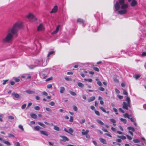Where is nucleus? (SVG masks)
I'll return each mask as SVG.
<instances>
[{
    "instance_id": "obj_2",
    "label": "nucleus",
    "mask_w": 146,
    "mask_h": 146,
    "mask_svg": "<svg viewBox=\"0 0 146 146\" xmlns=\"http://www.w3.org/2000/svg\"><path fill=\"white\" fill-rule=\"evenodd\" d=\"M132 0H127L129 2H131ZM128 6L127 3H125V0H119L114 4V11H118V13L120 15H123L126 13L127 9Z\"/></svg>"
},
{
    "instance_id": "obj_48",
    "label": "nucleus",
    "mask_w": 146,
    "mask_h": 146,
    "mask_svg": "<svg viewBox=\"0 0 146 146\" xmlns=\"http://www.w3.org/2000/svg\"><path fill=\"white\" fill-rule=\"evenodd\" d=\"M49 104L52 106H53L54 105L55 103L54 102L52 101L49 103Z\"/></svg>"
},
{
    "instance_id": "obj_43",
    "label": "nucleus",
    "mask_w": 146,
    "mask_h": 146,
    "mask_svg": "<svg viewBox=\"0 0 146 146\" xmlns=\"http://www.w3.org/2000/svg\"><path fill=\"white\" fill-rule=\"evenodd\" d=\"M100 109L103 112H106V111L104 109V108H103L102 107L100 106L99 107Z\"/></svg>"
},
{
    "instance_id": "obj_45",
    "label": "nucleus",
    "mask_w": 146,
    "mask_h": 146,
    "mask_svg": "<svg viewBox=\"0 0 146 146\" xmlns=\"http://www.w3.org/2000/svg\"><path fill=\"white\" fill-rule=\"evenodd\" d=\"M133 141L135 143H139L140 142L139 140L137 139H133Z\"/></svg>"
},
{
    "instance_id": "obj_40",
    "label": "nucleus",
    "mask_w": 146,
    "mask_h": 146,
    "mask_svg": "<svg viewBox=\"0 0 146 146\" xmlns=\"http://www.w3.org/2000/svg\"><path fill=\"white\" fill-rule=\"evenodd\" d=\"M85 119L83 118L81 120L79 121L80 123L82 124L85 123Z\"/></svg>"
},
{
    "instance_id": "obj_54",
    "label": "nucleus",
    "mask_w": 146,
    "mask_h": 146,
    "mask_svg": "<svg viewBox=\"0 0 146 146\" xmlns=\"http://www.w3.org/2000/svg\"><path fill=\"white\" fill-rule=\"evenodd\" d=\"M65 79L67 81H71V79L70 78L66 77L65 78Z\"/></svg>"
},
{
    "instance_id": "obj_29",
    "label": "nucleus",
    "mask_w": 146,
    "mask_h": 146,
    "mask_svg": "<svg viewBox=\"0 0 146 146\" xmlns=\"http://www.w3.org/2000/svg\"><path fill=\"white\" fill-rule=\"evenodd\" d=\"M77 84L79 87L82 88H83L84 86V84L81 82H78Z\"/></svg>"
},
{
    "instance_id": "obj_41",
    "label": "nucleus",
    "mask_w": 146,
    "mask_h": 146,
    "mask_svg": "<svg viewBox=\"0 0 146 146\" xmlns=\"http://www.w3.org/2000/svg\"><path fill=\"white\" fill-rule=\"evenodd\" d=\"M123 116L125 117V118L126 117H127L128 118L129 117V115L128 113H126L125 114H123Z\"/></svg>"
},
{
    "instance_id": "obj_27",
    "label": "nucleus",
    "mask_w": 146,
    "mask_h": 146,
    "mask_svg": "<svg viewBox=\"0 0 146 146\" xmlns=\"http://www.w3.org/2000/svg\"><path fill=\"white\" fill-rule=\"evenodd\" d=\"M141 76L140 74H137L133 76V77L135 78L136 80L138 79Z\"/></svg>"
},
{
    "instance_id": "obj_25",
    "label": "nucleus",
    "mask_w": 146,
    "mask_h": 146,
    "mask_svg": "<svg viewBox=\"0 0 146 146\" xmlns=\"http://www.w3.org/2000/svg\"><path fill=\"white\" fill-rule=\"evenodd\" d=\"M65 91V88L63 87H61L60 88V93L61 94H63L64 93Z\"/></svg>"
},
{
    "instance_id": "obj_47",
    "label": "nucleus",
    "mask_w": 146,
    "mask_h": 146,
    "mask_svg": "<svg viewBox=\"0 0 146 146\" xmlns=\"http://www.w3.org/2000/svg\"><path fill=\"white\" fill-rule=\"evenodd\" d=\"M113 111L115 113V114H118V113L117 112V110L116 108H113Z\"/></svg>"
},
{
    "instance_id": "obj_3",
    "label": "nucleus",
    "mask_w": 146,
    "mask_h": 146,
    "mask_svg": "<svg viewBox=\"0 0 146 146\" xmlns=\"http://www.w3.org/2000/svg\"><path fill=\"white\" fill-rule=\"evenodd\" d=\"M26 17L31 22H34L37 20L36 18L31 13H30L26 15Z\"/></svg>"
},
{
    "instance_id": "obj_50",
    "label": "nucleus",
    "mask_w": 146,
    "mask_h": 146,
    "mask_svg": "<svg viewBox=\"0 0 146 146\" xmlns=\"http://www.w3.org/2000/svg\"><path fill=\"white\" fill-rule=\"evenodd\" d=\"M95 112L96 114L98 115L99 116L100 115V113L98 111L95 110Z\"/></svg>"
},
{
    "instance_id": "obj_49",
    "label": "nucleus",
    "mask_w": 146,
    "mask_h": 146,
    "mask_svg": "<svg viewBox=\"0 0 146 146\" xmlns=\"http://www.w3.org/2000/svg\"><path fill=\"white\" fill-rule=\"evenodd\" d=\"M73 109L74 110L76 111H78V109L77 107L75 106H73Z\"/></svg>"
},
{
    "instance_id": "obj_23",
    "label": "nucleus",
    "mask_w": 146,
    "mask_h": 146,
    "mask_svg": "<svg viewBox=\"0 0 146 146\" xmlns=\"http://www.w3.org/2000/svg\"><path fill=\"white\" fill-rule=\"evenodd\" d=\"M54 53H55V52L54 51H51L49 52L48 54L47 55V57H49L50 55L53 54H54Z\"/></svg>"
},
{
    "instance_id": "obj_20",
    "label": "nucleus",
    "mask_w": 146,
    "mask_h": 146,
    "mask_svg": "<svg viewBox=\"0 0 146 146\" xmlns=\"http://www.w3.org/2000/svg\"><path fill=\"white\" fill-rule=\"evenodd\" d=\"M99 140L101 141V142L103 143V144H106V139H105L102 138H100Z\"/></svg>"
},
{
    "instance_id": "obj_22",
    "label": "nucleus",
    "mask_w": 146,
    "mask_h": 146,
    "mask_svg": "<svg viewBox=\"0 0 146 146\" xmlns=\"http://www.w3.org/2000/svg\"><path fill=\"white\" fill-rule=\"evenodd\" d=\"M31 116L33 118L36 119L37 116L34 113H31L30 114Z\"/></svg>"
},
{
    "instance_id": "obj_9",
    "label": "nucleus",
    "mask_w": 146,
    "mask_h": 146,
    "mask_svg": "<svg viewBox=\"0 0 146 146\" xmlns=\"http://www.w3.org/2000/svg\"><path fill=\"white\" fill-rule=\"evenodd\" d=\"M60 27V25H58L56 27V30L54 31L51 33L52 35H53L57 33L59 31V28Z\"/></svg>"
},
{
    "instance_id": "obj_11",
    "label": "nucleus",
    "mask_w": 146,
    "mask_h": 146,
    "mask_svg": "<svg viewBox=\"0 0 146 146\" xmlns=\"http://www.w3.org/2000/svg\"><path fill=\"white\" fill-rule=\"evenodd\" d=\"M60 27V25H58L56 27V30L54 31L51 33L52 35H53L57 33L59 31V28Z\"/></svg>"
},
{
    "instance_id": "obj_35",
    "label": "nucleus",
    "mask_w": 146,
    "mask_h": 146,
    "mask_svg": "<svg viewBox=\"0 0 146 146\" xmlns=\"http://www.w3.org/2000/svg\"><path fill=\"white\" fill-rule=\"evenodd\" d=\"M37 66H33V65H30L28 66V67L30 69H32L35 68Z\"/></svg>"
},
{
    "instance_id": "obj_58",
    "label": "nucleus",
    "mask_w": 146,
    "mask_h": 146,
    "mask_svg": "<svg viewBox=\"0 0 146 146\" xmlns=\"http://www.w3.org/2000/svg\"><path fill=\"white\" fill-rule=\"evenodd\" d=\"M117 96V97L120 99H122L123 98V96H121L119 95H118Z\"/></svg>"
},
{
    "instance_id": "obj_62",
    "label": "nucleus",
    "mask_w": 146,
    "mask_h": 146,
    "mask_svg": "<svg viewBox=\"0 0 146 146\" xmlns=\"http://www.w3.org/2000/svg\"><path fill=\"white\" fill-rule=\"evenodd\" d=\"M116 141L119 143L121 142L122 141L121 139H118L116 140Z\"/></svg>"
},
{
    "instance_id": "obj_17",
    "label": "nucleus",
    "mask_w": 146,
    "mask_h": 146,
    "mask_svg": "<svg viewBox=\"0 0 146 146\" xmlns=\"http://www.w3.org/2000/svg\"><path fill=\"white\" fill-rule=\"evenodd\" d=\"M60 137L63 139V141H69V139L65 136H60Z\"/></svg>"
},
{
    "instance_id": "obj_13",
    "label": "nucleus",
    "mask_w": 146,
    "mask_h": 146,
    "mask_svg": "<svg viewBox=\"0 0 146 146\" xmlns=\"http://www.w3.org/2000/svg\"><path fill=\"white\" fill-rule=\"evenodd\" d=\"M89 132L88 130H86V131L84 129H82V135H87L88 133Z\"/></svg>"
},
{
    "instance_id": "obj_16",
    "label": "nucleus",
    "mask_w": 146,
    "mask_h": 146,
    "mask_svg": "<svg viewBox=\"0 0 146 146\" xmlns=\"http://www.w3.org/2000/svg\"><path fill=\"white\" fill-rule=\"evenodd\" d=\"M25 92L27 93L30 94H33L35 93V91L33 90H27Z\"/></svg>"
},
{
    "instance_id": "obj_24",
    "label": "nucleus",
    "mask_w": 146,
    "mask_h": 146,
    "mask_svg": "<svg viewBox=\"0 0 146 146\" xmlns=\"http://www.w3.org/2000/svg\"><path fill=\"white\" fill-rule=\"evenodd\" d=\"M117 137L120 138L121 139H126V137L124 135H117Z\"/></svg>"
},
{
    "instance_id": "obj_21",
    "label": "nucleus",
    "mask_w": 146,
    "mask_h": 146,
    "mask_svg": "<svg viewBox=\"0 0 146 146\" xmlns=\"http://www.w3.org/2000/svg\"><path fill=\"white\" fill-rule=\"evenodd\" d=\"M77 22L78 23H80L83 24L84 23V21L83 19L80 18L77 19Z\"/></svg>"
},
{
    "instance_id": "obj_10",
    "label": "nucleus",
    "mask_w": 146,
    "mask_h": 146,
    "mask_svg": "<svg viewBox=\"0 0 146 146\" xmlns=\"http://www.w3.org/2000/svg\"><path fill=\"white\" fill-rule=\"evenodd\" d=\"M60 27V25H58L56 27V30L54 31L51 33L52 35H53L57 33L59 31V28Z\"/></svg>"
},
{
    "instance_id": "obj_36",
    "label": "nucleus",
    "mask_w": 146,
    "mask_h": 146,
    "mask_svg": "<svg viewBox=\"0 0 146 146\" xmlns=\"http://www.w3.org/2000/svg\"><path fill=\"white\" fill-rule=\"evenodd\" d=\"M120 120L122 121L124 123H127V120L126 119L121 118L120 119Z\"/></svg>"
},
{
    "instance_id": "obj_55",
    "label": "nucleus",
    "mask_w": 146,
    "mask_h": 146,
    "mask_svg": "<svg viewBox=\"0 0 146 146\" xmlns=\"http://www.w3.org/2000/svg\"><path fill=\"white\" fill-rule=\"evenodd\" d=\"M8 137H15V136H14V135H13L12 134H11V133H9L8 134Z\"/></svg>"
},
{
    "instance_id": "obj_30",
    "label": "nucleus",
    "mask_w": 146,
    "mask_h": 146,
    "mask_svg": "<svg viewBox=\"0 0 146 146\" xmlns=\"http://www.w3.org/2000/svg\"><path fill=\"white\" fill-rule=\"evenodd\" d=\"M37 123L38 125H40L41 126L43 127H44V128L46 127V126L43 123H42L39 122H37Z\"/></svg>"
},
{
    "instance_id": "obj_33",
    "label": "nucleus",
    "mask_w": 146,
    "mask_h": 146,
    "mask_svg": "<svg viewBox=\"0 0 146 146\" xmlns=\"http://www.w3.org/2000/svg\"><path fill=\"white\" fill-rule=\"evenodd\" d=\"M53 128L55 130L57 131H60L59 127L56 126H54Z\"/></svg>"
},
{
    "instance_id": "obj_39",
    "label": "nucleus",
    "mask_w": 146,
    "mask_h": 146,
    "mask_svg": "<svg viewBox=\"0 0 146 146\" xmlns=\"http://www.w3.org/2000/svg\"><path fill=\"white\" fill-rule=\"evenodd\" d=\"M40 128V127L39 126H36L34 127V129L36 131L39 130Z\"/></svg>"
},
{
    "instance_id": "obj_4",
    "label": "nucleus",
    "mask_w": 146,
    "mask_h": 146,
    "mask_svg": "<svg viewBox=\"0 0 146 146\" xmlns=\"http://www.w3.org/2000/svg\"><path fill=\"white\" fill-rule=\"evenodd\" d=\"M130 105L131 104L127 103L125 102H123V104H122L123 108L124 109L128 110V108H130L131 107Z\"/></svg>"
},
{
    "instance_id": "obj_28",
    "label": "nucleus",
    "mask_w": 146,
    "mask_h": 146,
    "mask_svg": "<svg viewBox=\"0 0 146 146\" xmlns=\"http://www.w3.org/2000/svg\"><path fill=\"white\" fill-rule=\"evenodd\" d=\"M128 119H130V121L132 122L136 121V119L133 117H128Z\"/></svg>"
},
{
    "instance_id": "obj_19",
    "label": "nucleus",
    "mask_w": 146,
    "mask_h": 146,
    "mask_svg": "<svg viewBox=\"0 0 146 146\" xmlns=\"http://www.w3.org/2000/svg\"><path fill=\"white\" fill-rule=\"evenodd\" d=\"M95 99V96H92L88 99V101L89 102H90L93 101Z\"/></svg>"
},
{
    "instance_id": "obj_37",
    "label": "nucleus",
    "mask_w": 146,
    "mask_h": 146,
    "mask_svg": "<svg viewBox=\"0 0 146 146\" xmlns=\"http://www.w3.org/2000/svg\"><path fill=\"white\" fill-rule=\"evenodd\" d=\"M125 100L127 101L128 103L131 104L130 103V98L128 97H127L126 98Z\"/></svg>"
},
{
    "instance_id": "obj_31",
    "label": "nucleus",
    "mask_w": 146,
    "mask_h": 146,
    "mask_svg": "<svg viewBox=\"0 0 146 146\" xmlns=\"http://www.w3.org/2000/svg\"><path fill=\"white\" fill-rule=\"evenodd\" d=\"M97 121L99 124L102 125H104V124L100 120L97 119L96 120Z\"/></svg>"
},
{
    "instance_id": "obj_52",
    "label": "nucleus",
    "mask_w": 146,
    "mask_h": 146,
    "mask_svg": "<svg viewBox=\"0 0 146 146\" xmlns=\"http://www.w3.org/2000/svg\"><path fill=\"white\" fill-rule=\"evenodd\" d=\"M14 144L16 146H20V143L18 142H15Z\"/></svg>"
},
{
    "instance_id": "obj_42",
    "label": "nucleus",
    "mask_w": 146,
    "mask_h": 146,
    "mask_svg": "<svg viewBox=\"0 0 146 146\" xmlns=\"http://www.w3.org/2000/svg\"><path fill=\"white\" fill-rule=\"evenodd\" d=\"M84 80L85 81H88L90 82H92V80L91 79H84Z\"/></svg>"
},
{
    "instance_id": "obj_34",
    "label": "nucleus",
    "mask_w": 146,
    "mask_h": 146,
    "mask_svg": "<svg viewBox=\"0 0 146 146\" xmlns=\"http://www.w3.org/2000/svg\"><path fill=\"white\" fill-rule=\"evenodd\" d=\"M74 132V130L72 128H70L69 130L68 133L72 135V133Z\"/></svg>"
},
{
    "instance_id": "obj_53",
    "label": "nucleus",
    "mask_w": 146,
    "mask_h": 146,
    "mask_svg": "<svg viewBox=\"0 0 146 146\" xmlns=\"http://www.w3.org/2000/svg\"><path fill=\"white\" fill-rule=\"evenodd\" d=\"M110 120L111 122H112L115 123L116 122V121L114 119H110Z\"/></svg>"
},
{
    "instance_id": "obj_46",
    "label": "nucleus",
    "mask_w": 146,
    "mask_h": 146,
    "mask_svg": "<svg viewBox=\"0 0 146 146\" xmlns=\"http://www.w3.org/2000/svg\"><path fill=\"white\" fill-rule=\"evenodd\" d=\"M34 109L36 110H39L40 109V107L38 106H36L34 107Z\"/></svg>"
},
{
    "instance_id": "obj_57",
    "label": "nucleus",
    "mask_w": 146,
    "mask_h": 146,
    "mask_svg": "<svg viewBox=\"0 0 146 146\" xmlns=\"http://www.w3.org/2000/svg\"><path fill=\"white\" fill-rule=\"evenodd\" d=\"M97 84L100 86H102V83L99 81H98L97 82Z\"/></svg>"
},
{
    "instance_id": "obj_38",
    "label": "nucleus",
    "mask_w": 146,
    "mask_h": 146,
    "mask_svg": "<svg viewBox=\"0 0 146 146\" xmlns=\"http://www.w3.org/2000/svg\"><path fill=\"white\" fill-rule=\"evenodd\" d=\"M19 128L22 131H24V129L23 127V126L21 125H19L18 126Z\"/></svg>"
},
{
    "instance_id": "obj_64",
    "label": "nucleus",
    "mask_w": 146,
    "mask_h": 146,
    "mask_svg": "<svg viewBox=\"0 0 146 146\" xmlns=\"http://www.w3.org/2000/svg\"><path fill=\"white\" fill-rule=\"evenodd\" d=\"M42 94H43V95H44V96H47L48 95L47 93V92H44V91L43 92H42Z\"/></svg>"
},
{
    "instance_id": "obj_5",
    "label": "nucleus",
    "mask_w": 146,
    "mask_h": 146,
    "mask_svg": "<svg viewBox=\"0 0 146 146\" xmlns=\"http://www.w3.org/2000/svg\"><path fill=\"white\" fill-rule=\"evenodd\" d=\"M127 129L129 130V133L131 135H133V134L132 132H134L135 131V130L134 128L130 126L127 127Z\"/></svg>"
},
{
    "instance_id": "obj_26",
    "label": "nucleus",
    "mask_w": 146,
    "mask_h": 146,
    "mask_svg": "<svg viewBox=\"0 0 146 146\" xmlns=\"http://www.w3.org/2000/svg\"><path fill=\"white\" fill-rule=\"evenodd\" d=\"M3 143L8 146H10L11 145V143L9 141H5V140L3 141Z\"/></svg>"
},
{
    "instance_id": "obj_56",
    "label": "nucleus",
    "mask_w": 146,
    "mask_h": 146,
    "mask_svg": "<svg viewBox=\"0 0 146 146\" xmlns=\"http://www.w3.org/2000/svg\"><path fill=\"white\" fill-rule=\"evenodd\" d=\"M70 118L69 120V121L70 122H73L74 120L73 117L72 116H70Z\"/></svg>"
},
{
    "instance_id": "obj_1",
    "label": "nucleus",
    "mask_w": 146,
    "mask_h": 146,
    "mask_svg": "<svg viewBox=\"0 0 146 146\" xmlns=\"http://www.w3.org/2000/svg\"><path fill=\"white\" fill-rule=\"evenodd\" d=\"M22 27L23 24L21 22L18 21L15 23L11 27L8 29L6 36L2 40V42L5 43L10 42L13 36L16 35L19 29Z\"/></svg>"
},
{
    "instance_id": "obj_63",
    "label": "nucleus",
    "mask_w": 146,
    "mask_h": 146,
    "mask_svg": "<svg viewBox=\"0 0 146 146\" xmlns=\"http://www.w3.org/2000/svg\"><path fill=\"white\" fill-rule=\"evenodd\" d=\"M8 118L9 119H14V117L11 116H8Z\"/></svg>"
},
{
    "instance_id": "obj_32",
    "label": "nucleus",
    "mask_w": 146,
    "mask_h": 146,
    "mask_svg": "<svg viewBox=\"0 0 146 146\" xmlns=\"http://www.w3.org/2000/svg\"><path fill=\"white\" fill-rule=\"evenodd\" d=\"M69 92L72 96H75L76 95V94L75 92H73L72 91L70 90L69 91Z\"/></svg>"
},
{
    "instance_id": "obj_8",
    "label": "nucleus",
    "mask_w": 146,
    "mask_h": 146,
    "mask_svg": "<svg viewBox=\"0 0 146 146\" xmlns=\"http://www.w3.org/2000/svg\"><path fill=\"white\" fill-rule=\"evenodd\" d=\"M60 27V25H58L56 27V30L54 31L51 33L52 35H53L57 33L59 31V28Z\"/></svg>"
},
{
    "instance_id": "obj_15",
    "label": "nucleus",
    "mask_w": 146,
    "mask_h": 146,
    "mask_svg": "<svg viewBox=\"0 0 146 146\" xmlns=\"http://www.w3.org/2000/svg\"><path fill=\"white\" fill-rule=\"evenodd\" d=\"M43 29L44 28L42 24H40L37 27V30L38 31H42Z\"/></svg>"
},
{
    "instance_id": "obj_44",
    "label": "nucleus",
    "mask_w": 146,
    "mask_h": 146,
    "mask_svg": "<svg viewBox=\"0 0 146 146\" xmlns=\"http://www.w3.org/2000/svg\"><path fill=\"white\" fill-rule=\"evenodd\" d=\"M123 94L127 96L128 94L127 92L124 89H123Z\"/></svg>"
},
{
    "instance_id": "obj_7",
    "label": "nucleus",
    "mask_w": 146,
    "mask_h": 146,
    "mask_svg": "<svg viewBox=\"0 0 146 146\" xmlns=\"http://www.w3.org/2000/svg\"><path fill=\"white\" fill-rule=\"evenodd\" d=\"M131 2L130 5L132 7H134L137 4V2L136 0H132Z\"/></svg>"
},
{
    "instance_id": "obj_18",
    "label": "nucleus",
    "mask_w": 146,
    "mask_h": 146,
    "mask_svg": "<svg viewBox=\"0 0 146 146\" xmlns=\"http://www.w3.org/2000/svg\"><path fill=\"white\" fill-rule=\"evenodd\" d=\"M40 133L41 134H43L46 136H48V133L45 131H40Z\"/></svg>"
},
{
    "instance_id": "obj_6",
    "label": "nucleus",
    "mask_w": 146,
    "mask_h": 146,
    "mask_svg": "<svg viewBox=\"0 0 146 146\" xmlns=\"http://www.w3.org/2000/svg\"><path fill=\"white\" fill-rule=\"evenodd\" d=\"M40 76L41 78L43 79L46 78L47 76L46 74L45 73L44 71L41 72L40 73Z\"/></svg>"
},
{
    "instance_id": "obj_51",
    "label": "nucleus",
    "mask_w": 146,
    "mask_h": 146,
    "mask_svg": "<svg viewBox=\"0 0 146 146\" xmlns=\"http://www.w3.org/2000/svg\"><path fill=\"white\" fill-rule=\"evenodd\" d=\"M26 104H23L22 106H21V108L23 109H24L26 107Z\"/></svg>"
},
{
    "instance_id": "obj_14",
    "label": "nucleus",
    "mask_w": 146,
    "mask_h": 146,
    "mask_svg": "<svg viewBox=\"0 0 146 146\" xmlns=\"http://www.w3.org/2000/svg\"><path fill=\"white\" fill-rule=\"evenodd\" d=\"M12 96H14L15 97L17 98H20V96L17 93H15L14 92H13L12 94Z\"/></svg>"
},
{
    "instance_id": "obj_60",
    "label": "nucleus",
    "mask_w": 146,
    "mask_h": 146,
    "mask_svg": "<svg viewBox=\"0 0 146 146\" xmlns=\"http://www.w3.org/2000/svg\"><path fill=\"white\" fill-rule=\"evenodd\" d=\"M8 81V80H3V85H5L6 84V82H7Z\"/></svg>"
},
{
    "instance_id": "obj_12",
    "label": "nucleus",
    "mask_w": 146,
    "mask_h": 146,
    "mask_svg": "<svg viewBox=\"0 0 146 146\" xmlns=\"http://www.w3.org/2000/svg\"><path fill=\"white\" fill-rule=\"evenodd\" d=\"M58 10V7L57 5L55 6L50 11L51 13H55L57 12Z\"/></svg>"
},
{
    "instance_id": "obj_59",
    "label": "nucleus",
    "mask_w": 146,
    "mask_h": 146,
    "mask_svg": "<svg viewBox=\"0 0 146 146\" xmlns=\"http://www.w3.org/2000/svg\"><path fill=\"white\" fill-rule=\"evenodd\" d=\"M94 69L97 72H99V68L96 67H94Z\"/></svg>"
},
{
    "instance_id": "obj_61",
    "label": "nucleus",
    "mask_w": 146,
    "mask_h": 146,
    "mask_svg": "<svg viewBox=\"0 0 146 146\" xmlns=\"http://www.w3.org/2000/svg\"><path fill=\"white\" fill-rule=\"evenodd\" d=\"M99 90L101 91H104L105 89L103 87H100L99 88Z\"/></svg>"
}]
</instances>
